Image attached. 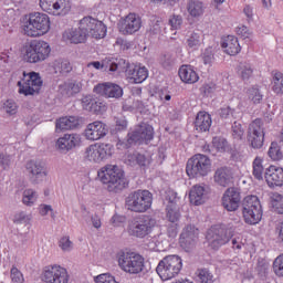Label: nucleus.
<instances>
[{"instance_id":"f257e3e1","label":"nucleus","mask_w":283,"mask_h":283,"mask_svg":"<svg viewBox=\"0 0 283 283\" xmlns=\"http://www.w3.org/2000/svg\"><path fill=\"white\" fill-rule=\"evenodd\" d=\"M51 25L50 15L41 12L30 13L22 21L23 33L31 39L45 36L50 32Z\"/></svg>"},{"instance_id":"f03ea898","label":"nucleus","mask_w":283,"mask_h":283,"mask_svg":"<svg viewBox=\"0 0 283 283\" xmlns=\"http://www.w3.org/2000/svg\"><path fill=\"white\" fill-rule=\"evenodd\" d=\"M52 48L43 40L27 42L21 49V56L25 63H43L50 57Z\"/></svg>"},{"instance_id":"7ed1b4c3","label":"nucleus","mask_w":283,"mask_h":283,"mask_svg":"<svg viewBox=\"0 0 283 283\" xmlns=\"http://www.w3.org/2000/svg\"><path fill=\"white\" fill-rule=\"evenodd\" d=\"M97 176L103 185H108V191L125 189L127 185L125 171L116 165H106L99 169Z\"/></svg>"},{"instance_id":"20e7f679","label":"nucleus","mask_w":283,"mask_h":283,"mask_svg":"<svg viewBox=\"0 0 283 283\" xmlns=\"http://www.w3.org/2000/svg\"><path fill=\"white\" fill-rule=\"evenodd\" d=\"M235 234V228L233 226H222L217 224L212 226L206 235V240L213 251H218L220 247H224V244H229L231 242V238Z\"/></svg>"},{"instance_id":"39448f33","label":"nucleus","mask_w":283,"mask_h":283,"mask_svg":"<svg viewBox=\"0 0 283 283\" xmlns=\"http://www.w3.org/2000/svg\"><path fill=\"white\" fill-rule=\"evenodd\" d=\"M154 202V195L149 190H136L130 192L126 200L125 207L133 213H146L151 209Z\"/></svg>"},{"instance_id":"423d86ee","label":"nucleus","mask_w":283,"mask_h":283,"mask_svg":"<svg viewBox=\"0 0 283 283\" xmlns=\"http://www.w3.org/2000/svg\"><path fill=\"white\" fill-rule=\"evenodd\" d=\"M262 203L255 195L244 197L242 202V218L245 224L255 226L262 222Z\"/></svg>"},{"instance_id":"0eeeda50","label":"nucleus","mask_w":283,"mask_h":283,"mask_svg":"<svg viewBox=\"0 0 283 283\" xmlns=\"http://www.w3.org/2000/svg\"><path fill=\"white\" fill-rule=\"evenodd\" d=\"M182 271V258L176 254L167 255L161 261H159L156 273L159 275L163 282L174 280L178 277Z\"/></svg>"},{"instance_id":"6e6552de","label":"nucleus","mask_w":283,"mask_h":283,"mask_svg":"<svg viewBox=\"0 0 283 283\" xmlns=\"http://www.w3.org/2000/svg\"><path fill=\"white\" fill-rule=\"evenodd\" d=\"M188 178H206L211 174V158L207 155L196 154L186 164Z\"/></svg>"},{"instance_id":"1a4fd4ad","label":"nucleus","mask_w":283,"mask_h":283,"mask_svg":"<svg viewBox=\"0 0 283 283\" xmlns=\"http://www.w3.org/2000/svg\"><path fill=\"white\" fill-rule=\"evenodd\" d=\"M117 262L119 269L130 275H138L145 269V258L136 252H119Z\"/></svg>"},{"instance_id":"9d476101","label":"nucleus","mask_w":283,"mask_h":283,"mask_svg":"<svg viewBox=\"0 0 283 283\" xmlns=\"http://www.w3.org/2000/svg\"><path fill=\"white\" fill-rule=\"evenodd\" d=\"M18 93L23 96H34L41 92V87H43V80H41V75L36 72L25 73L22 72V77L18 81Z\"/></svg>"},{"instance_id":"9b49d317","label":"nucleus","mask_w":283,"mask_h":283,"mask_svg":"<svg viewBox=\"0 0 283 283\" xmlns=\"http://www.w3.org/2000/svg\"><path fill=\"white\" fill-rule=\"evenodd\" d=\"M266 138V127L264 126V119L255 118L248 126L247 140L248 145L252 149H262L264 147V140Z\"/></svg>"},{"instance_id":"f8f14e48","label":"nucleus","mask_w":283,"mask_h":283,"mask_svg":"<svg viewBox=\"0 0 283 283\" xmlns=\"http://www.w3.org/2000/svg\"><path fill=\"white\" fill-rule=\"evenodd\" d=\"M114 156V146L107 143H95L86 147L84 153L85 160L90 163H105Z\"/></svg>"},{"instance_id":"ddd939ff","label":"nucleus","mask_w":283,"mask_h":283,"mask_svg":"<svg viewBox=\"0 0 283 283\" xmlns=\"http://www.w3.org/2000/svg\"><path fill=\"white\" fill-rule=\"evenodd\" d=\"M120 71L125 72L127 81L137 85L145 83L149 76V70L140 64H129L125 60L119 61Z\"/></svg>"},{"instance_id":"4468645a","label":"nucleus","mask_w":283,"mask_h":283,"mask_svg":"<svg viewBox=\"0 0 283 283\" xmlns=\"http://www.w3.org/2000/svg\"><path fill=\"white\" fill-rule=\"evenodd\" d=\"M81 30H84L86 36H92V39H105L107 35V27L103 21L92 18L84 17L80 20Z\"/></svg>"},{"instance_id":"2eb2a0df","label":"nucleus","mask_w":283,"mask_h":283,"mask_svg":"<svg viewBox=\"0 0 283 283\" xmlns=\"http://www.w3.org/2000/svg\"><path fill=\"white\" fill-rule=\"evenodd\" d=\"M40 8L51 17H65L72 10V0H40Z\"/></svg>"},{"instance_id":"dca6fc26","label":"nucleus","mask_w":283,"mask_h":283,"mask_svg":"<svg viewBox=\"0 0 283 283\" xmlns=\"http://www.w3.org/2000/svg\"><path fill=\"white\" fill-rule=\"evenodd\" d=\"M41 280L45 283H70V273L59 264L46 265L42 271Z\"/></svg>"},{"instance_id":"f3484780","label":"nucleus","mask_w":283,"mask_h":283,"mask_svg":"<svg viewBox=\"0 0 283 283\" xmlns=\"http://www.w3.org/2000/svg\"><path fill=\"white\" fill-rule=\"evenodd\" d=\"M154 140V126L147 123H142L135 127V129L128 133V145H134L138 143V145H148Z\"/></svg>"},{"instance_id":"a211bd4d","label":"nucleus","mask_w":283,"mask_h":283,"mask_svg":"<svg viewBox=\"0 0 283 283\" xmlns=\"http://www.w3.org/2000/svg\"><path fill=\"white\" fill-rule=\"evenodd\" d=\"M109 134V128L107 124L102 120H95L86 125L84 129V138L91 143H96V140H102Z\"/></svg>"},{"instance_id":"6ab92c4d","label":"nucleus","mask_w":283,"mask_h":283,"mask_svg":"<svg viewBox=\"0 0 283 283\" xmlns=\"http://www.w3.org/2000/svg\"><path fill=\"white\" fill-rule=\"evenodd\" d=\"M143 28V20L136 13H128L118 23V31L125 36L136 34Z\"/></svg>"},{"instance_id":"aec40b11","label":"nucleus","mask_w":283,"mask_h":283,"mask_svg":"<svg viewBox=\"0 0 283 283\" xmlns=\"http://www.w3.org/2000/svg\"><path fill=\"white\" fill-rule=\"evenodd\" d=\"M200 234V230L196 228V226H187L186 229L182 230L179 244L181 249H185L187 253L196 247V240H198V235Z\"/></svg>"},{"instance_id":"412c9836","label":"nucleus","mask_w":283,"mask_h":283,"mask_svg":"<svg viewBox=\"0 0 283 283\" xmlns=\"http://www.w3.org/2000/svg\"><path fill=\"white\" fill-rule=\"evenodd\" d=\"M93 92L105 98H120L123 96V87L115 83H99L94 86Z\"/></svg>"},{"instance_id":"4be33fe9","label":"nucleus","mask_w":283,"mask_h":283,"mask_svg":"<svg viewBox=\"0 0 283 283\" xmlns=\"http://www.w3.org/2000/svg\"><path fill=\"white\" fill-rule=\"evenodd\" d=\"M241 200L242 196L240 195V190H238V188H228L222 197V207L227 211H238V209H240Z\"/></svg>"},{"instance_id":"5701e85b","label":"nucleus","mask_w":283,"mask_h":283,"mask_svg":"<svg viewBox=\"0 0 283 283\" xmlns=\"http://www.w3.org/2000/svg\"><path fill=\"white\" fill-rule=\"evenodd\" d=\"M264 178L270 189H275V187H283V168L276 165H270L265 169Z\"/></svg>"},{"instance_id":"b1692460","label":"nucleus","mask_w":283,"mask_h":283,"mask_svg":"<svg viewBox=\"0 0 283 283\" xmlns=\"http://www.w3.org/2000/svg\"><path fill=\"white\" fill-rule=\"evenodd\" d=\"M128 233L134 238H145L151 233V221L134 219L128 224Z\"/></svg>"},{"instance_id":"393cba45","label":"nucleus","mask_w":283,"mask_h":283,"mask_svg":"<svg viewBox=\"0 0 283 283\" xmlns=\"http://www.w3.org/2000/svg\"><path fill=\"white\" fill-rule=\"evenodd\" d=\"M62 41L78 45V43H85L87 41V33H85L84 29H81L80 24L78 28L66 29L62 34Z\"/></svg>"},{"instance_id":"a878e982","label":"nucleus","mask_w":283,"mask_h":283,"mask_svg":"<svg viewBox=\"0 0 283 283\" xmlns=\"http://www.w3.org/2000/svg\"><path fill=\"white\" fill-rule=\"evenodd\" d=\"M78 145H81V135L78 134H65L56 142L57 149L62 151H70L74 147H78Z\"/></svg>"},{"instance_id":"bb28decb","label":"nucleus","mask_w":283,"mask_h":283,"mask_svg":"<svg viewBox=\"0 0 283 283\" xmlns=\"http://www.w3.org/2000/svg\"><path fill=\"white\" fill-rule=\"evenodd\" d=\"M179 78L186 85H193L200 81V75L196 72V69L189 64H184L179 67L178 71Z\"/></svg>"},{"instance_id":"cd10ccee","label":"nucleus","mask_w":283,"mask_h":283,"mask_svg":"<svg viewBox=\"0 0 283 283\" xmlns=\"http://www.w3.org/2000/svg\"><path fill=\"white\" fill-rule=\"evenodd\" d=\"M213 120L211 119V115L205 111H200L195 119V129L200 134L205 132H209L211 129Z\"/></svg>"},{"instance_id":"c85d7f7f","label":"nucleus","mask_w":283,"mask_h":283,"mask_svg":"<svg viewBox=\"0 0 283 283\" xmlns=\"http://www.w3.org/2000/svg\"><path fill=\"white\" fill-rule=\"evenodd\" d=\"M213 178L220 187H229L233 182V172L229 167H221L216 170Z\"/></svg>"},{"instance_id":"c756f323","label":"nucleus","mask_w":283,"mask_h":283,"mask_svg":"<svg viewBox=\"0 0 283 283\" xmlns=\"http://www.w3.org/2000/svg\"><path fill=\"white\" fill-rule=\"evenodd\" d=\"M189 200L191 205H195V207L205 205V202H207V189H205V186L195 185L190 189Z\"/></svg>"},{"instance_id":"7c9ffc66","label":"nucleus","mask_w":283,"mask_h":283,"mask_svg":"<svg viewBox=\"0 0 283 283\" xmlns=\"http://www.w3.org/2000/svg\"><path fill=\"white\" fill-rule=\"evenodd\" d=\"M221 48L224 50L226 54H229V56H235L242 52V46H240V42L234 35H228L223 39Z\"/></svg>"},{"instance_id":"2f4dec72","label":"nucleus","mask_w":283,"mask_h":283,"mask_svg":"<svg viewBox=\"0 0 283 283\" xmlns=\"http://www.w3.org/2000/svg\"><path fill=\"white\" fill-rule=\"evenodd\" d=\"M126 163L130 167L138 165L142 169H147L151 165V156L138 153L129 154L127 155Z\"/></svg>"},{"instance_id":"473e14b6","label":"nucleus","mask_w":283,"mask_h":283,"mask_svg":"<svg viewBox=\"0 0 283 283\" xmlns=\"http://www.w3.org/2000/svg\"><path fill=\"white\" fill-rule=\"evenodd\" d=\"M81 125V120L76 116H65L60 117L56 120L55 127L56 129H60V132H65L69 129H76Z\"/></svg>"},{"instance_id":"72a5a7b5","label":"nucleus","mask_w":283,"mask_h":283,"mask_svg":"<svg viewBox=\"0 0 283 283\" xmlns=\"http://www.w3.org/2000/svg\"><path fill=\"white\" fill-rule=\"evenodd\" d=\"M266 170H264V158L256 156L252 161V176L255 180H264Z\"/></svg>"},{"instance_id":"f704fd0d","label":"nucleus","mask_w":283,"mask_h":283,"mask_svg":"<svg viewBox=\"0 0 283 283\" xmlns=\"http://www.w3.org/2000/svg\"><path fill=\"white\" fill-rule=\"evenodd\" d=\"M187 12L192 19H198L205 14V4L200 0H190L187 3Z\"/></svg>"},{"instance_id":"c9c22d12","label":"nucleus","mask_w":283,"mask_h":283,"mask_svg":"<svg viewBox=\"0 0 283 283\" xmlns=\"http://www.w3.org/2000/svg\"><path fill=\"white\" fill-rule=\"evenodd\" d=\"M167 218L169 222L175 223L180 220V210H178V206L176 205V197L172 200H169V205L167 206Z\"/></svg>"},{"instance_id":"e433bc0d","label":"nucleus","mask_w":283,"mask_h":283,"mask_svg":"<svg viewBox=\"0 0 283 283\" xmlns=\"http://www.w3.org/2000/svg\"><path fill=\"white\" fill-rule=\"evenodd\" d=\"M92 65L95 70H101V67H106L109 72H120V62H115L112 60H105L102 64L101 62H92L88 66Z\"/></svg>"},{"instance_id":"4c0bfd02","label":"nucleus","mask_w":283,"mask_h":283,"mask_svg":"<svg viewBox=\"0 0 283 283\" xmlns=\"http://www.w3.org/2000/svg\"><path fill=\"white\" fill-rule=\"evenodd\" d=\"M245 94L248 96V101H250V103H253V105H260V103H262V99L264 98V95H262L258 86H251L247 90Z\"/></svg>"},{"instance_id":"58836bf2","label":"nucleus","mask_w":283,"mask_h":283,"mask_svg":"<svg viewBox=\"0 0 283 283\" xmlns=\"http://www.w3.org/2000/svg\"><path fill=\"white\" fill-rule=\"evenodd\" d=\"M272 92L277 95L283 94V73L275 71L272 76Z\"/></svg>"},{"instance_id":"ea45409f","label":"nucleus","mask_w":283,"mask_h":283,"mask_svg":"<svg viewBox=\"0 0 283 283\" xmlns=\"http://www.w3.org/2000/svg\"><path fill=\"white\" fill-rule=\"evenodd\" d=\"M270 205L274 213L283 214V196L279 192H273L270 197Z\"/></svg>"},{"instance_id":"a19ab883","label":"nucleus","mask_w":283,"mask_h":283,"mask_svg":"<svg viewBox=\"0 0 283 283\" xmlns=\"http://www.w3.org/2000/svg\"><path fill=\"white\" fill-rule=\"evenodd\" d=\"M268 156L274 163L282 160L283 153H282V147H280V144H277L276 142H272L268 150Z\"/></svg>"},{"instance_id":"79ce46f5","label":"nucleus","mask_w":283,"mask_h":283,"mask_svg":"<svg viewBox=\"0 0 283 283\" xmlns=\"http://www.w3.org/2000/svg\"><path fill=\"white\" fill-rule=\"evenodd\" d=\"M83 90V84L77 81H70L64 84V92L66 96H74V94H78Z\"/></svg>"},{"instance_id":"37998d69","label":"nucleus","mask_w":283,"mask_h":283,"mask_svg":"<svg viewBox=\"0 0 283 283\" xmlns=\"http://www.w3.org/2000/svg\"><path fill=\"white\" fill-rule=\"evenodd\" d=\"M53 70L55 74H67L72 72V65L67 61L56 60L53 63Z\"/></svg>"},{"instance_id":"c03bdc74","label":"nucleus","mask_w":283,"mask_h":283,"mask_svg":"<svg viewBox=\"0 0 283 283\" xmlns=\"http://www.w3.org/2000/svg\"><path fill=\"white\" fill-rule=\"evenodd\" d=\"M27 170L32 176H45V172H43V165L39 161L31 160L27 164Z\"/></svg>"},{"instance_id":"a18cd8bd","label":"nucleus","mask_w":283,"mask_h":283,"mask_svg":"<svg viewBox=\"0 0 283 283\" xmlns=\"http://www.w3.org/2000/svg\"><path fill=\"white\" fill-rule=\"evenodd\" d=\"M22 202L23 205H27V207H32V205L36 202V191L32 189L24 190Z\"/></svg>"},{"instance_id":"49530a36","label":"nucleus","mask_w":283,"mask_h":283,"mask_svg":"<svg viewBox=\"0 0 283 283\" xmlns=\"http://www.w3.org/2000/svg\"><path fill=\"white\" fill-rule=\"evenodd\" d=\"M197 277L200 283H213V274L208 269H199Z\"/></svg>"},{"instance_id":"de8ad7c7","label":"nucleus","mask_w":283,"mask_h":283,"mask_svg":"<svg viewBox=\"0 0 283 283\" xmlns=\"http://www.w3.org/2000/svg\"><path fill=\"white\" fill-rule=\"evenodd\" d=\"M232 137L234 140H242L244 138V128L239 122H234L232 125Z\"/></svg>"},{"instance_id":"09e8293b","label":"nucleus","mask_w":283,"mask_h":283,"mask_svg":"<svg viewBox=\"0 0 283 283\" xmlns=\"http://www.w3.org/2000/svg\"><path fill=\"white\" fill-rule=\"evenodd\" d=\"M212 146L214 147V149H217V151L222 153V151H227V148L229 147V143L227 142V139L222 137H213Z\"/></svg>"},{"instance_id":"8fccbe9b","label":"nucleus","mask_w":283,"mask_h":283,"mask_svg":"<svg viewBox=\"0 0 283 283\" xmlns=\"http://www.w3.org/2000/svg\"><path fill=\"white\" fill-rule=\"evenodd\" d=\"M10 277L12 283H23L25 282V277H23V273L19 271L17 266H12L10 271Z\"/></svg>"},{"instance_id":"3c124183","label":"nucleus","mask_w":283,"mask_h":283,"mask_svg":"<svg viewBox=\"0 0 283 283\" xmlns=\"http://www.w3.org/2000/svg\"><path fill=\"white\" fill-rule=\"evenodd\" d=\"M187 45L190 50H198L200 48V34L191 33L187 39Z\"/></svg>"},{"instance_id":"603ef678","label":"nucleus","mask_w":283,"mask_h":283,"mask_svg":"<svg viewBox=\"0 0 283 283\" xmlns=\"http://www.w3.org/2000/svg\"><path fill=\"white\" fill-rule=\"evenodd\" d=\"M273 271L279 277H283V253L273 262Z\"/></svg>"},{"instance_id":"864d4df0","label":"nucleus","mask_w":283,"mask_h":283,"mask_svg":"<svg viewBox=\"0 0 283 283\" xmlns=\"http://www.w3.org/2000/svg\"><path fill=\"white\" fill-rule=\"evenodd\" d=\"M59 247L64 252H70V251H72V249H74V243L70 240V237H62L59 240Z\"/></svg>"},{"instance_id":"5fc2aeb1","label":"nucleus","mask_w":283,"mask_h":283,"mask_svg":"<svg viewBox=\"0 0 283 283\" xmlns=\"http://www.w3.org/2000/svg\"><path fill=\"white\" fill-rule=\"evenodd\" d=\"M169 25H170L171 30H180V28H182V15L172 14L169 18Z\"/></svg>"},{"instance_id":"6e6d98bb","label":"nucleus","mask_w":283,"mask_h":283,"mask_svg":"<svg viewBox=\"0 0 283 283\" xmlns=\"http://www.w3.org/2000/svg\"><path fill=\"white\" fill-rule=\"evenodd\" d=\"M3 109L9 114L10 116H13V114H17L19 106H17V102L12 99H7L3 104Z\"/></svg>"},{"instance_id":"4d7b16f0","label":"nucleus","mask_w":283,"mask_h":283,"mask_svg":"<svg viewBox=\"0 0 283 283\" xmlns=\"http://www.w3.org/2000/svg\"><path fill=\"white\" fill-rule=\"evenodd\" d=\"M103 112H107V105L105 103L96 101L93 104V107H91L90 113L91 114H96V116L103 114Z\"/></svg>"},{"instance_id":"13d9d810","label":"nucleus","mask_w":283,"mask_h":283,"mask_svg":"<svg viewBox=\"0 0 283 283\" xmlns=\"http://www.w3.org/2000/svg\"><path fill=\"white\" fill-rule=\"evenodd\" d=\"M94 103H96L94 95H85L82 98V107L85 112H91L92 107H94Z\"/></svg>"},{"instance_id":"bf43d9fd","label":"nucleus","mask_w":283,"mask_h":283,"mask_svg":"<svg viewBox=\"0 0 283 283\" xmlns=\"http://www.w3.org/2000/svg\"><path fill=\"white\" fill-rule=\"evenodd\" d=\"M240 76L242 81H249L253 76V67H251L249 64L241 66Z\"/></svg>"},{"instance_id":"052dcab7","label":"nucleus","mask_w":283,"mask_h":283,"mask_svg":"<svg viewBox=\"0 0 283 283\" xmlns=\"http://www.w3.org/2000/svg\"><path fill=\"white\" fill-rule=\"evenodd\" d=\"M237 34L238 36H241V39H251L253 36V32L249 30V27L247 25H240L237 28Z\"/></svg>"},{"instance_id":"680f3d73","label":"nucleus","mask_w":283,"mask_h":283,"mask_svg":"<svg viewBox=\"0 0 283 283\" xmlns=\"http://www.w3.org/2000/svg\"><path fill=\"white\" fill-rule=\"evenodd\" d=\"M202 61L205 65H209L210 67L213 65V61H216V57L213 56V52L211 51V49H206L202 54Z\"/></svg>"},{"instance_id":"e2e57ef3","label":"nucleus","mask_w":283,"mask_h":283,"mask_svg":"<svg viewBox=\"0 0 283 283\" xmlns=\"http://www.w3.org/2000/svg\"><path fill=\"white\" fill-rule=\"evenodd\" d=\"M235 114V109L231 108L230 106H223L219 109V116L220 118H231Z\"/></svg>"},{"instance_id":"0e129e2a","label":"nucleus","mask_w":283,"mask_h":283,"mask_svg":"<svg viewBox=\"0 0 283 283\" xmlns=\"http://www.w3.org/2000/svg\"><path fill=\"white\" fill-rule=\"evenodd\" d=\"M214 91H216V84H203L200 88V92L201 94H203V96H209L213 94Z\"/></svg>"},{"instance_id":"69168bd1","label":"nucleus","mask_w":283,"mask_h":283,"mask_svg":"<svg viewBox=\"0 0 283 283\" xmlns=\"http://www.w3.org/2000/svg\"><path fill=\"white\" fill-rule=\"evenodd\" d=\"M125 220H127L125 216L114 214L111 219V224H113V227H120V224H124Z\"/></svg>"},{"instance_id":"338daca9","label":"nucleus","mask_w":283,"mask_h":283,"mask_svg":"<svg viewBox=\"0 0 283 283\" xmlns=\"http://www.w3.org/2000/svg\"><path fill=\"white\" fill-rule=\"evenodd\" d=\"M12 163V157L10 155H3L0 154V166L4 169H8L10 167V164Z\"/></svg>"},{"instance_id":"774afa93","label":"nucleus","mask_w":283,"mask_h":283,"mask_svg":"<svg viewBox=\"0 0 283 283\" xmlns=\"http://www.w3.org/2000/svg\"><path fill=\"white\" fill-rule=\"evenodd\" d=\"M167 233L169 238H176V235H178V223H170Z\"/></svg>"}]
</instances>
